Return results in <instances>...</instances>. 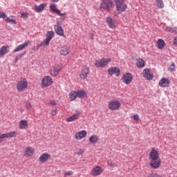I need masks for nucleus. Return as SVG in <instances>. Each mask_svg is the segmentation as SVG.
Wrapping results in <instances>:
<instances>
[{"label":"nucleus","mask_w":177,"mask_h":177,"mask_svg":"<svg viewBox=\"0 0 177 177\" xmlns=\"http://www.w3.org/2000/svg\"><path fill=\"white\" fill-rule=\"evenodd\" d=\"M150 167L153 169H158L161 167V159L160 158V153L158 151L152 149L149 153Z\"/></svg>","instance_id":"obj_1"},{"label":"nucleus","mask_w":177,"mask_h":177,"mask_svg":"<svg viewBox=\"0 0 177 177\" xmlns=\"http://www.w3.org/2000/svg\"><path fill=\"white\" fill-rule=\"evenodd\" d=\"M113 8L114 3H113V0H102L100 6V9H103L106 12H110Z\"/></svg>","instance_id":"obj_2"},{"label":"nucleus","mask_w":177,"mask_h":177,"mask_svg":"<svg viewBox=\"0 0 177 177\" xmlns=\"http://www.w3.org/2000/svg\"><path fill=\"white\" fill-rule=\"evenodd\" d=\"M111 63V58H102L101 59L96 60L94 66L97 67V68H104L106 66H109V64Z\"/></svg>","instance_id":"obj_3"},{"label":"nucleus","mask_w":177,"mask_h":177,"mask_svg":"<svg viewBox=\"0 0 177 177\" xmlns=\"http://www.w3.org/2000/svg\"><path fill=\"white\" fill-rule=\"evenodd\" d=\"M28 86V82L24 77H21L16 85L18 92H24V90L27 89Z\"/></svg>","instance_id":"obj_4"},{"label":"nucleus","mask_w":177,"mask_h":177,"mask_svg":"<svg viewBox=\"0 0 177 177\" xmlns=\"http://www.w3.org/2000/svg\"><path fill=\"white\" fill-rule=\"evenodd\" d=\"M121 107V102L119 100H115L110 101L109 103V110H112L113 111H115L119 110Z\"/></svg>","instance_id":"obj_5"},{"label":"nucleus","mask_w":177,"mask_h":177,"mask_svg":"<svg viewBox=\"0 0 177 177\" xmlns=\"http://www.w3.org/2000/svg\"><path fill=\"white\" fill-rule=\"evenodd\" d=\"M16 136H17V132L16 131L0 134V143L3 142V139H5V138L9 139L10 138H16Z\"/></svg>","instance_id":"obj_6"},{"label":"nucleus","mask_w":177,"mask_h":177,"mask_svg":"<svg viewBox=\"0 0 177 177\" xmlns=\"http://www.w3.org/2000/svg\"><path fill=\"white\" fill-rule=\"evenodd\" d=\"M54 28L57 35H59V37H64V38H66V35H64V30H63V28H62V26L59 22H57V24L54 26Z\"/></svg>","instance_id":"obj_7"},{"label":"nucleus","mask_w":177,"mask_h":177,"mask_svg":"<svg viewBox=\"0 0 177 177\" xmlns=\"http://www.w3.org/2000/svg\"><path fill=\"white\" fill-rule=\"evenodd\" d=\"M53 84V81L52 80V77L50 76H46L42 79L41 81V87L45 88L46 86H49Z\"/></svg>","instance_id":"obj_8"},{"label":"nucleus","mask_w":177,"mask_h":177,"mask_svg":"<svg viewBox=\"0 0 177 177\" xmlns=\"http://www.w3.org/2000/svg\"><path fill=\"white\" fill-rule=\"evenodd\" d=\"M89 68L84 67L79 75L80 77L81 80H86V78H88V75H89Z\"/></svg>","instance_id":"obj_9"},{"label":"nucleus","mask_w":177,"mask_h":177,"mask_svg":"<svg viewBox=\"0 0 177 177\" xmlns=\"http://www.w3.org/2000/svg\"><path fill=\"white\" fill-rule=\"evenodd\" d=\"M115 6H116V10H118V13L125 12V10L128 9V6L124 3V2L116 3Z\"/></svg>","instance_id":"obj_10"},{"label":"nucleus","mask_w":177,"mask_h":177,"mask_svg":"<svg viewBox=\"0 0 177 177\" xmlns=\"http://www.w3.org/2000/svg\"><path fill=\"white\" fill-rule=\"evenodd\" d=\"M63 66H62V65H55L50 70V73L53 77H56V75L59 74V72H60Z\"/></svg>","instance_id":"obj_11"},{"label":"nucleus","mask_w":177,"mask_h":177,"mask_svg":"<svg viewBox=\"0 0 177 177\" xmlns=\"http://www.w3.org/2000/svg\"><path fill=\"white\" fill-rule=\"evenodd\" d=\"M133 77L132 76V74L127 73L124 74L122 77V81L124 84H127V85H129L131 82H132Z\"/></svg>","instance_id":"obj_12"},{"label":"nucleus","mask_w":177,"mask_h":177,"mask_svg":"<svg viewBox=\"0 0 177 177\" xmlns=\"http://www.w3.org/2000/svg\"><path fill=\"white\" fill-rule=\"evenodd\" d=\"M86 135H88V133L85 130L78 131L75 135V139L76 140H82V139H84V138H86Z\"/></svg>","instance_id":"obj_13"},{"label":"nucleus","mask_w":177,"mask_h":177,"mask_svg":"<svg viewBox=\"0 0 177 177\" xmlns=\"http://www.w3.org/2000/svg\"><path fill=\"white\" fill-rule=\"evenodd\" d=\"M25 157H32L35 153V150L32 147L28 146L25 148Z\"/></svg>","instance_id":"obj_14"},{"label":"nucleus","mask_w":177,"mask_h":177,"mask_svg":"<svg viewBox=\"0 0 177 177\" xmlns=\"http://www.w3.org/2000/svg\"><path fill=\"white\" fill-rule=\"evenodd\" d=\"M142 75L144 78H146L149 81H151L153 80V73L150 71L149 68H145L142 71Z\"/></svg>","instance_id":"obj_15"},{"label":"nucleus","mask_w":177,"mask_h":177,"mask_svg":"<svg viewBox=\"0 0 177 177\" xmlns=\"http://www.w3.org/2000/svg\"><path fill=\"white\" fill-rule=\"evenodd\" d=\"M30 41H25L24 44H20L19 46H17L14 50L13 52H20V50H23L24 49H26L28 45H30Z\"/></svg>","instance_id":"obj_16"},{"label":"nucleus","mask_w":177,"mask_h":177,"mask_svg":"<svg viewBox=\"0 0 177 177\" xmlns=\"http://www.w3.org/2000/svg\"><path fill=\"white\" fill-rule=\"evenodd\" d=\"M50 158V154L48 153H44L40 155L39 158V162L41 164H44V162H46V161H48Z\"/></svg>","instance_id":"obj_17"},{"label":"nucleus","mask_w":177,"mask_h":177,"mask_svg":"<svg viewBox=\"0 0 177 177\" xmlns=\"http://www.w3.org/2000/svg\"><path fill=\"white\" fill-rule=\"evenodd\" d=\"M159 86L161 88H168L169 86V80L162 77L158 82Z\"/></svg>","instance_id":"obj_18"},{"label":"nucleus","mask_w":177,"mask_h":177,"mask_svg":"<svg viewBox=\"0 0 177 177\" xmlns=\"http://www.w3.org/2000/svg\"><path fill=\"white\" fill-rule=\"evenodd\" d=\"M103 172L102 171V167L100 166H97L94 167L91 172V176H99Z\"/></svg>","instance_id":"obj_19"},{"label":"nucleus","mask_w":177,"mask_h":177,"mask_svg":"<svg viewBox=\"0 0 177 177\" xmlns=\"http://www.w3.org/2000/svg\"><path fill=\"white\" fill-rule=\"evenodd\" d=\"M120 68L117 66H113L108 69V73L109 75H113V74H115L116 77H118L120 75Z\"/></svg>","instance_id":"obj_20"},{"label":"nucleus","mask_w":177,"mask_h":177,"mask_svg":"<svg viewBox=\"0 0 177 177\" xmlns=\"http://www.w3.org/2000/svg\"><path fill=\"white\" fill-rule=\"evenodd\" d=\"M50 9L51 12H54V13H56L58 16H64L66 15V13L60 12V10L56 8V5L55 4H51L50 6Z\"/></svg>","instance_id":"obj_21"},{"label":"nucleus","mask_w":177,"mask_h":177,"mask_svg":"<svg viewBox=\"0 0 177 177\" xmlns=\"http://www.w3.org/2000/svg\"><path fill=\"white\" fill-rule=\"evenodd\" d=\"M106 20L109 28L114 30V28H115V22L114 20H113L110 17H106Z\"/></svg>","instance_id":"obj_22"},{"label":"nucleus","mask_w":177,"mask_h":177,"mask_svg":"<svg viewBox=\"0 0 177 177\" xmlns=\"http://www.w3.org/2000/svg\"><path fill=\"white\" fill-rule=\"evenodd\" d=\"M9 48L10 47L8 45L1 46L0 48V56H5V55L9 53Z\"/></svg>","instance_id":"obj_23"},{"label":"nucleus","mask_w":177,"mask_h":177,"mask_svg":"<svg viewBox=\"0 0 177 177\" xmlns=\"http://www.w3.org/2000/svg\"><path fill=\"white\" fill-rule=\"evenodd\" d=\"M80 118V112L73 114L72 116H70L66 120V122H73V121H75Z\"/></svg>","instance_id":"obj_24"},{"label":"nucleus","mask_w":177,"mask_h":177,"mask_svg":"<svg viewBox=\"0 0 177 177\" xmlns=\"http://www.w3.org/2000/svg\"><path fill=\"white\" fill-rule=\"evenodd\" d=\"M46 6V3H41L39 6H35V12H37V13H41V12H44V9H45Z\"/></svg>","instance_id":"obj_25"},{"label":"nucleus","mask_w":177,"mask_h":177,"mask_svg":"<svg viewBox=\"0 0 177 177\" xmlns=\"http://www.w3.org/2000/svg\"><path fill=\"white\" fill-rule=\"evenodd\" d=\"M88 142L92 145H96L99 142V136L96 135H92L88 139Z\"/></svg>","instance_id":"obj_26"},{"label":"nucleus","mask_w":177,"mask_h":177,"mask_svg":"<svg viewBox=\"0 0 177 177\" xmlns=\"http://www.w3.org/2000/svg\"><path fill=\"white\" fill-rule=\"evenodd\" d=\"M156 46L158 49H164V46H165V41H164V39H158L156 42Z\"/></svg>","instance_id":"obj_27"},{"label":"nucleus","mask_w":177,"mask_h":177,"mask_svg":"<svg viewBox=\"0 0 177 177\" xmlns=\"http://www.w3.org/2000/svg\"><path fill=\"white\" fill-rule=\"evenodd\" d=\"M70 48L67 46L62 47L60 50L62 56H67L70 53Z\"/></svg>","instance_id":"obj_28"},{"label":"nucleus","mask_w":177,"mask_h":177,"mask_svg":"<svg viewBox=\"0 0 177 177\" xmlns=\"http://www.w3.org/2000/svg\"><path fill=\"white\" fill-rule=\"evenodd\" d=\"M145 60L142 58H138L136 60V66L138 68H142V67H145Z\"/></svg>","instance_id":"obj_29"},{"label":"nucleus","mask_w":177,"mask_h":177,"mask_svg":"<svg viewBox=\"0 0 177 177\" xmlns=\"http://www.w3.org/2000/svg\"><path fill=\"white\" fill-rule=\"evenodd\" d=\"M50 42V40H49L48 39H46L43 40L39 44L37 45V50L39 49L41 46H49Z\"/></svg>","instance_id":"obj_30"},{"label":"nucleus","mask_w":177,"mask_h":177,"mask_svg":"<svg viewBox=\"0 0 177 177\" xmlns=\"http://www.w3.org/2000/svg\"><path fill=\"white\" fill-rule=\"evenodd\" d=\"M77 97H78L77 91H71V93H69L70 100L71 101L75 100L77 99Z\"/></svg>","instance_id":"obj_31"},{"label":"nucleus","mask_w":177,"mask_h":177,"mask_svg":"<svg viewBox=\"0 0 177 177\" xmlns=\"http://www.w3.org/2000/svg\"><path fill=\"white\" fill-rule=\"evenodd\" d=\"M76 92L80 99H84L86 96V92L84 90H77Z\"/></svg>","instance_id":"obj_32"},{"label":"nucleus","mask_w":177,"mask_h":177,"mask_svg":"<svg viewBox=\"0 0 177 177\" xmlns=\"http://www.w3.org/2000/svg\"><path fill=\"white\" fill-rule=\"evenodd\" d=\"M27 120H22L19 122V129H26L28 127Z\"/></svg>","instance_id":"obj_33"},{"label":"nucleus","mask_w":177,"mask_h":177,"mask_svg":"<svg viewBox=\"0 0 177 177\" xmlns=\"http://www.w3.org/2000/svg\"><path fill=\"white\" fill-rule=\"evenodd\" d=\"M46 39L49 41L52 40V38L55 37V32L54 31H48L47 34L46 35Z\"/></svg>","instance_id":"obj_34"},{"label":"nucleus","mask_w":177,"mask_h":177,"mask_svg":"<svg viewBox=\"0 0 177 177\" xmlns=\"http://www.w3.org/2000/svg\"><path fill=\"white\" fill-rule=\"evenodd\" d=\"M5 19V21H6L7 23H12V24H16V20L11 19L9 17L6 16V14L5 15V17L3 18Z\"/></svg>","instance_id":"obj_35"},{"label":"nucleus","mask_w":177,"mask_h":177,"mask_svg":"<svg viewBox=\"0 0 177 177\" xmlns=\"http://www.w3.org/2000/svg\"><path fill=\"white\" fill-rule=\"evenodd\" d=\"M156 5L160 9H162L164 8V1L162 0H156Z\"/></svg>","instance_id":"obj_36"},{"label":"nucleus","mask_w":177,"mask_h":177,"mask_svg":"<svg viewBox=\"0 0 177 177\" xmlns=\"http://www.w3.org/2000/svg\"><path fill=\"white\" fill-rule=\"evenodd\" d=\"M168 70L169 71H171V73H172V71H175V63H172L169 67Z\"/></svg>","instance_id":"obj_37"},{"label":"nucleus","mask_w":177,"mask_h":177,"mask_svg":"<svg viewBox=\"0 0 177 177\" xmlns=\"http://www.w3.org/2000/svg\"><path fill=\"white\" fill-rule=\"evenodd\" d=\"M74 172L73 171H68L64 173V176H71V175H73Z\"/></svg>","instance_id":"obj_38"},{"label":"nucleus","mask_w":177,"mask_h":177,"mask_svg":"<svg viewBox=\"0 0 177 177\" xmlns=\"http://www.w3.org/2000/svg\"><path fill=\"white\" fill-rule=\"evenodd\" d=\"M28 17V13H27V12H21V17L22 18V19H26V18H27Z\"/></svg>","instance_id":"obj_39"},{"label":"nucleus","mask_w":177,"mask_h":177,"mask_svg":"<svg viewBox=\"0 0 177 177\" xmlns=\"http://www.w3.org/2000/svg\"><path fill=\"white\" fill-rule=\"evenodd\" d=\"M107 164L109 166L111 167V168H114L115 167H117V165H115V163L113 162H109V161L107 162Z\"/></svg>","instance_id":"obj_40"},{"label":"nucleus","mask_w":177,"mask_h":177,"mask_svg":"<svg viewBox=\"0 0 177 177\" xmlns=\"http://www.w3.org/2000/svg\"><path fill=\"white\" fill-rule=\"evenodd\" d=\"M133 118L134 121H139V120H140L139 115H138V114L133 115Z\"/></svg>","instance_id":"obj_41"},{"label":"nucleus","mask_w":177,"mask_h":177,"mask_svg":"<svg viewBox=\"0 0 177 177\" xmlns=\"http://www.w3.org/2000/svg\"><path fill=\"white\" fill-rule=\"evenodd\" d=\"M56 113H57V109H54L51 111L50 114L54 116L56 115Z\"/></svg>","instance_id":"obj_42"},{"label":"nucleus","mask_w":177,"mask_h":177,"mask_svg":"<svg viewBox=\"0 0 177 177\" xmlns=\"http://www.w3.org/2000/svg\"><path fill=\"white\" fill-rule=\"evenodd\" d=\"M114 2H115V4L121 3L122 2H125V0H114Z\"/></svg>","instance_id":"obj_43"},{"label":"nucleus","mask_w":177,"mask_h":177,"mask_svg":"<svg viewBox=\"0 0 177 177\" xmlns=\"http://www.w3.org/2000/svg\"><path fill=\"white\" fill-rule=\"evenodd\" d=\"M6 15V14L5 12H0V19H4Z\"/></svg>","instance_id":"obj_44"},{"label":"nucleus","mask_w":177,"mask_h":177,"mask_svg":"<svg viewBox=\"0 0 177 177\" xmlns=\"http://www.w3.org/2000/svg\"><path fill=\"white\" fill-rule=\"evenodd\" d=\"M49 104L50 106H56V102L55 100H50Z\"/></svg>","instance_id":"obj_45"},{"label":"nucleus","mask_w":177,"mask_h":177,"mask_svg":"<svg viewBox=\"0 0 177 177\" xmlns=\"http://www.w3.org/2000/svg\"><path fill=\"white\" fill-rule=\"evenodd\" d=\"M24 55H26V53H22L21 54H19L18 56H17V59H21V57L23 56H24Z\"/></svg>","instance_id":"obj_46"},{"label":"nucleus","mask_w":177,"mask_h":177,"mask_svg":"<svg viewBox=\"0 0 177 177\" xmlns=\"http://www.w3.org/2000/svg\"><path fill=\"white\" fill-rule=\"evenodd\" d=\"M32 107V105H31V103L28 102V104H26V108L30 109Z\"/></svg>","instance_id":"obj_47"},{"label":"nucleus","mask_w":177,"mask_h":177,"mask_svg":"<svg viewBox=\"0 0 177 177\" xmlns=\"http://www.w3.org/2000/svg\"><path fill=\"white\" fill-rule=\"evenodd\" d=\"M84 149H80L77 152V155L80 156V154H84Z\"/></svg>","instance_id":"obj_48"},{"label":"nucleus","mask_w":177,"mask_h":177,"mask_svg":"<svg viewBox=\"0 0 177 177\" xmlns=\"http://www.w3.org/2000/svg\"><path fill=\"white\" fill-rule=\"evenodd\" d=\"M166 31H168V32H172V28H166Z\"/></svg>","instance_id":"obj_49"},{"label":"nucleus","mask_w":177,"mask_h":177,"mask_svg":"<svg viewBox=\"0 0 177 177\" xmlns=\"http://www.w3.org/2000/svg\"><path fill=\"white\" fill-rule=\"evenodd\" d=\"M173 42H174V45H176V46H177V37L174 38Z\"/></svg>","instance_id":"obj_50"},{"label":"nucleus","mask_w":177,"mask_h":177,"mask_svg":"<svg viewBox=\"0 0 177 177\" xmlns=\"http://www.w3.org/2000/svg\"><path fill=\"white\" fill-rule=\"evenodd\" d=\"M89 37H90V38H91V39H94L93 33H90V34H89Z\"/></svg>","instance_id":"obj_51"},{"label":"nucleus","mask_w":177,"mask_h":177,"mask_svg":"<svg viewBox=\"0 0 177 177\" xmlns=\"http://www.w3.org/2000/svg\"><path fill=\"white\" fill-rule=\"evenodd\" d=\"M60 0H51V2H58Z\"/></svg>","instance_id":"obj_52"},{"label":"nucleus","mask_w":177,"mask_h":177,"mask_svg":"<svg viewBox=\"0 0 177 177\" xmlns=\"http://www.w3.org/2000/svg\"><path fill=\"white\" fill-rule=\"evenodd\" d=\"M11 17H15V16H12Z\"/></svg>","instance_id":"obj_53"}]
</instances>
